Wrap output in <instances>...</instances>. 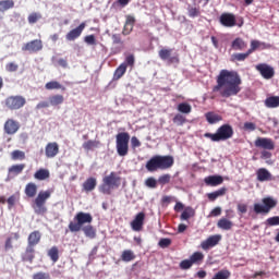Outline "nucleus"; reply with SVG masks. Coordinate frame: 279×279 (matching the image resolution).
Returning a JSON list of instances; mask_svg holds the SVG:
<instances>
[{
    "mask_svg": "<svg viewBox=\"0 0 279 279\" xmlns=\"http://www.w3.org/2000/svg\"><path fill=\"white\" fill-rule=\"evenodd\" d=\"M241 75L236 71L221 70L216 77V85L213 87V93H218L220 97L229 99L236 97L241 93Z\"/></svg>",
    "mask_w": 279,
    "mask_h": 279,
    "instance_id": "obj_1",
    "label": "nucleus"
},
{
    "mask_svg": "<svg viewBox=\"0 0 279 279\" xmlns=\"http://www.w3.org/2000/svg\"><path fill=\"white\" fill-rule=\"evenodd\" d=\"M93 215L90 213L78 211L74 216V221L68 226L70 232H84L87 239H95L97 236V229L93 227Z\"/></svg>",
    "mask_w": 279,
    "mask_h": 279,
    "instance_id": "obj_2",
    "label": "nucleus"
},
{
    "mask_svg": "<svg viewBox=\"0 0 279 279\" xmlns=\"http://www.w3.org/2000/svg\"><path fill=\"white\" fill-rule=\"evenodd\" d=\"M119 186H121V177L117 172H110L102 178V183L99 185L98 191L102 195H112L113 189H119Z\"/></svg>",
    "mask_w": 279,
    "mask_h": 279,
    "instance_id": "obj_3",
    "label": "nucleus"
},
{
    "mask_svg": "<svg viewBox=\"0 0 279 279\" xmlns=\"http://www.w3.org/2000/svg\"><path fill=\"white\" fill-rule=\"evenodd\" d=\"M205 138H210L213 143H220V141H229L234 136V129L230 124H222L218 128L216 133H205Z\"/></svg>",
    "mask_w": 279,
    "mask_h": 279,
    "instance_id": "obj_4",
    "label": "nucleus"
},
{
    "mask_svg": "<svg viewBox=\"0 0 279 279\" xmlns=\"http://www.w3.org/2000/svg\"><path fill=\"white\" fill-rule=\"evenodd\" d=\"M51 197V191H41L38 193L37 197L34 199L32 208L35 215H47V199Z\"/></svg>",
    "mask_w": 279,
    "mask_h": 279,
    "instance_id": "obj_5",
    "label": "nucleus"
},
{
    "mask_svg": "<svg viewBox=\"0 0 279 279\" xmlns=\"http://www.w3.org/2000/svg\"><path fill=\"white\" fill-rule=\"evenodd\" d=\"M116 149L122 158L130 154V133L121 132L116 135Z\"/></svg>",
    "mask_w": 279,
    "mask_h": 279,
    "instance_id": "obj_6",
    "label": "nucleus"
},
{
    "mask_svg": "<svg viewBox=\"0 0 279 279\" xmlns=\"http://www.w3.org/2000/svg\"><path fill=\"white\" fill-rule=\"evenodd\" d=\"M262 204L255 203L253 205V210L256 215H269L278 206V201L271 196H267L262 199Z\"/></svg>",
    "mask_w": 279,
    "mask_h": 279,
    "instance_id": "obj_7",
    "label": "nucleus"
},
{
    "mask_svg": "<svg viewBox=\"0 0 279 279\" xmlns=\"http://www.w3.org/2000/svg\"><path fill=\"white\" fill-rule=\"evenodd\" d=\"M25 104H27V100L21 95L9 96L4 100V106L8 110H21Z\"/></svg>",
    "mask_w": 279,
    "mask_h": 279,
    "instance_id": "obj_8",
    "label": "nucleus"
},
{
    "mask_svg": "<svg viewBox=\"0 0 279 279\" xmlns=\"http://www.w3.org/2000/svg\"><path fill=\"white\" fill-rule=\"evenodd\" d=\"M173 49L162 48L158 51L160 60L167 62L168 64H180V57L178 54L172 56Z\"/></svg>",
    "mask_w": 279,
    "mask_h": 279,
    "instance_id": "obj_9",
    "label": "nucleus"
},
{
    "mask_svg": "<svg viewBox=\"0 0 279 279\" xmlns=\"http://www.w3.org/2000/svg\"><path fill=\"white\" fill-rule=\"evenodd\" d=\"M43 39H33L22 46V51L38 53L39 51H43Z\"/></svg>",
    "mask_w": 279,
    "mask_h": 279,
    "instance_id": "obj_10",
    "label": "nucleus"
},
{
    "mask_svg": "<svg viewBox=\"0 0 279 279\" xmlns=\"http://www.w3.org/2000/svg\"><path fill=\"white\" fill-rule=\"evenodd\" d=\"M255 147H259V149H267L268 151H272L276 149V144L274 140L267 137H257L254 142Z\"/></svg>",
    "mask_w": 279,
    "mask_h": 279,
    "instance_id": "obj_11",
    "label": "nucleus"
},
{
    "mask_svg": "<svg viewBox=\"0 0 279 279\" xmlns=\"http://www.w3.org/2000/svg\"><path fill=\"white\" fill-rule=\"evenodd\" d=\"M84 29H86V22H82L77 27L68 32L65 35V39L69 43H73L74 40H77V38L82 36V33L84 32Z\"/></svg>",
    "mask_w": 279,
    "mask_h": 279,
    "instance_id": "obj_12",
    "label": "nucleus"
},
{
    "mask_svg": "<svg viewBox=\"0 0 279 279\" xmlns=\"http://www.w3.org/2000/svg\"><path fill=\"white\" fill-rule=\"evenodd\" d=\"M3 130L5 134H8L9 136H13V134H16V132L21 130V123L14 119H8L4 122Z\"/></svg>",
    "mask_w": 279,
    "mask_h": 279,
    "instance_id": "obj_13",
    "label": "nucleus"
},
{
    "mask_svg": "<svg viewBox=\"0 0 279 279\" xmlns=\"http://www.w3.org/2000/svg\"><path fill=\"white\" fill-rule=\"evenodd\" d=\"M256 71H258L260 73V75H262V77H264V80H271V77H274V75H276L274 68H271L270 65H268L266 63L257 64Z\"/></svg>",
    "mask_w": 279,
    "mask_h": 279,
    "instance_id": "obj_14",
    "label": "nucleus"
},
{
    "mask_svg": "<svg viewBox=\"0 0 279 279\" xmlns=\"http://www.w3.org/2000/svg\"><path fill=\"white\" fill-rule=\"evenodd\" d=\"M145 226V213H138L134 219L131 221V228L134 232H141Z\"/></svg>",
    "mask_w": 279,
    "mask_h": 279,
    "instance_id": "obj_15",
    "label": "nucleus"
},
{
    "mask_svg": "<svg viewBox=\"0 0 279 279\" xmlns=\"http://www.w3.org/2000/svg\"><path fill=\"white\" fill-rule=\"evenodd\" d=\"M220 241H221V235L219 234L210 235L209 238H207L205 241L201 243V247L206 252L211 247L219 245Z\"/></svg>",
    "mask_w": 279,
    "mask_h": 279,
    "instance_id": "obj_16",
    "label": "nucleus"
},
{
    "mask_svg": "<svg viewBox=\"0 0 279 279\" xmlns=\"http://www.w3.org/2000/svg\"><path fill=\"white\" fill-rule=\"evenodd\" d=\"M60 154V145L57 142H49L45 147L46 158H56Z\"/></svg>",
    "mask_w": 279,
    "mask_h": 279,
    "instance_id": "obj_17",
    "label": "nucleus"
},
{
    "mask_svg": "<svg viewBox=\"0 0 279 279\" xmlns=\"http://www.w3.org/2000/svg\"><path fill=\"white\" fill-rule=\"evenodd\" d=\"M219 21L223 27L236 26V15H234V13H222Z\"/></svg>",
    "mask_w": 279,
    "mask_h": 279,
    "instance_id": "obj_18",
    "label": "nucleus"
},
{
    "mask_svg": "<svg viewBox=\"0 0 279 279\" xmlns=\"http://www.w3.org/2000/svg\"><path fill=\"white\" fill-rule=\"evenodd\" d=\"M157 158L159 160V166L161 167V171H165L167 169H171L173 167L175 160L173 159V156L171 155H157Z\"/></svg>",
    "mask_w": 279,
    "mask_h": 279,
    "instance_id": "obj_19",
    "label": "nucleus"
},
{
    "mask_svg": "<svg viewBox=\"0 0 279 279\" xmlns=\"http://www.w3.org/2000/svg\"><path fill=\"white\" fill-rule=\"evenodd\" d=\"M97 189V178L89 177L82 184L83 193H93Z\"/></svg>",
    "mask_w": 279,
    "mask_h": 279,
    "instance_id": "obj_20",
    "label": "nucleus"
},
{
    "mask_svg": "<svg viewBox=\"0 0 279 279\" xmlns=\"http://www.w3.org/2000/svg\"><path fill=\"white\" fill-rule=\"evenodd\" d=\"M36 258V250L34 246L27 245L24 253H22V260L23 263H34V259Z\"/></svg>",
    "mask_w": 279,
    "mask_h": 279,
    "instance_id": "obj_21",
    "label": "nucleus"
},
{
    "mask_svg": "<svg viewBox=\"0 0 279 279\" xmlns=\"http://www.w3.org/2000/svg\"><path fill=\"white\" fill-rule=\"evenodd\" d=\"M146 169L150 173H154L155 171L160 170L161 171V166L160 161L158 159V155L153 156L147 162H146Z\"/></svg>",
    "mask_w": 279,
    "mask_h": 279,
    "instance_id": "obj_22",
    "label": "nucleus"
},
{
    "mask_svg": "<svg viewBox=\"0 0 279 279\" xmlns=\"http://www.w3.org/2000/svg\"><path fill=\"white\" fill-rule=\"evenodd\" d=\"M256 175L258 182H270V180H274L271 172L267 168H259L256 171Z\"/></svg>",
    "mask_w": 279,
    "mask_h": 279,
    "instance_id": "obj_23",
    "label": "nucleus"
},
{
    "mask_svg": "<svg viewBox=\"0 0 279 279\" xmlns=\"http://www.w3.org/2000/svg\"><path fill=\"white\" fill-rule=\"evenodd\" d=\"M40 239H43L40 231H33L27 238V245L31 247H36V245L40 243Z\"/></svg>",
    "mask_w": 279,
    "mask_h": 279,
    "instance_id": "obj_24",
    "label": "nucleus"
},
{
    "mask_svg": "<svg viewBox=\"0 0 279 279\" xmlns=\"http://www.w3.org/2000/svg\"><path fill=\"white\" fill-rule=\"evenodd\" d=\"M26 167L27 166L25 163H15V165L9 167L8 173H9V175H11V178H16V175H21V173H23V171H25Z\"/></svg>",
    "mask_w": 279,
    "mask_h": 279,
    "instance_id": "obj_25",
    "label": "nucleus"
},
{
    "mask_svg": "<svg viewBox=\"0 0 279 279\" xmlns=\"http://www.w3.org/2000/svg\"><path fill=\"white\" fill-rule=\"evenodd\" d=\"M206 186H219L223 184V177L221 175H209L204 179Z\"/></svg>",
    "mask_w": 279,
    "mask_h": 279,
    "instance_id": "obj_26",
    "label": "nucleus"
},
{
    "mask_svg": "<svg viewBox=\"0 0 279 279\" xmlns=\"http://www.w3.org/2000/svg\"><path fill=\"white\" fill-rule=\"evenodd\" d=\"M35 180H39V182H43L45 180H49L51 178V173L49 172V169L40 168L34 173Z\"/></svg>",
    "mask_w": 279,
    "mask_h": 279,
    "instance_id": "obj_27",
    "label": "nucleus"
},
{
    "mask_svg": "<svg viewBox=\"0 0 279 279\" xmlns=\"http://www.w3.org/2000/svg\"><path fill=\"white\" fill-rule=\"evenodd\" d=\"M231 48L234 51H243L245 49H247V43H245V40H243V38L238 37L235 38L232 44H231Z\"/></svg>",
    "mask_w": 279,
    "mask_h": 279,
    "instance_id": "obj_28",
    "label": "nucleus"
},
{
    "mask_svg": "<svg viewBox=\"0 0 279 279\" xmlns=\"http://www.w3.org/2000/svg\"><path fill=\"white\" fill-rule=\"evenodd\" d=\"M217 228H219L220 230H231L232 228H234V222H232L230 219L228 218H220L217 222Z\"/></svg>",
    "mask_w": 279,
    "mask_h": 279,
    "instance_id": "obj_29",
    "label": "nucleus"
},
{
    "mask_svg": "<svg viewBox=\"0 0 279 279\" xmlns=\"http://www.w3.org/2000/svg\"><path fill=\"white\" fill-rule=\"evenodd\" d=\"M24 193L26 197H36V193H38V185H36L34 182L27 183Z\"/></svg>",
    "mask_w": 279,
    "mask_h": 279,
    "instance_id": "obj_30",
    "label": "nucleus"
},
{
    "mask_svg": "<svg viewBox=\"0 0 279 279\" xmlns=\"http://www.w3.org/2000/svg\"><path fill=\"white\" fill-rule=\"evenodd\" d=\"M228 193V187H220L219 190L208 193L207 198L209 202H215L218 197H223Z\"/></svg>",
    "mask_w": 279,
    "mask_h": 279,
    "instance_id": "obj_31",
    "label": "nucleus"
},
{
    "mask_svg": "<svg viewBox=\"0 0 279 279\" xmlns=\"http://www.w3.org/2000/svg\"><path fill=\"white\" fill-rule=\"evenodd\" d=\"M100 145L101 142L97 140H88L83 143V149H85V151H93V149H97Z\"/></svg>",
    "mask_w": 279,
    "mask_h": 279,
    "instance_id": "obj_32",
    "label": "nucleus"
},
{
    "mask_svg": "<svg viewBox=\"0 0 279 279\" xmlns=\"http://www.w3.org/2000/svg\"><path fill=\"white\" fill-rule=\"evenodd\" d=\"M46 90H66V87H64L60 82L58 81H50L45 84Z\"/></svg>",
    "mask_w": 279,
    "mask_h": 279,
    "instance_id": "obj_33",
    "label": "nucleus"
},
{
    "mask_svg": "<svg viewBox=\"0 0 279 279\" xmlns=\"http://www.w3.org/2000/svg\"><path fill=\"white\" fill-rule=\"evenodd\" d=\"M111 40H112L113 45H120V47L113 48V53H121V51L123 49V39H121V35L113 34L111 36Z\"/></svg>",
    "mask_w": 279,
    "mask_h": 279,
    "instance_id": "obj_34",
    "label": "nucleus"
},
{
    "mask_svg": "<svg viewBox=\"0 0 279 279\" xmlns=\"http://www.w3.org/2000/svg\"><path fill=\"white\" fill-rule=\"evenodd\" d=\"M205 119L210 125H215V123H219V121H222L223 118L210 111L205 114Z\"/></svg>",
    "mask_w": 279,
    "mask_h": 279,
    "instance_id": "obj_35",
    "label": "nucleus"
},
{
    "mask_svg": "<svg viewBox=\"0 0 279 279\" xmlns=\"http://www.w3.org/2000/svg\"><path fill=\"white\" fill-rule=\"evenodd\" d=\"M128 72V63H121L113 73V80H121L123 74Z\"/></svg>",
    "mask_w": 279,
    "mask_h": 279,
    "instance_id": "obj_36",
    "label": "nucleus"
},
{
    "mask_svg": "<svg viewBox=\"0 0 279 279\" xmlns=\"http://www.w3.org/2000/svg\"><path fill=\"white\" fill-rule=\"evenodd\" d=\"M50 106H62L64 104V96L60 94L52 95L48 98Z\"/></svg>",
    "mask_w": 279,
    "mask_h": 279,
    "instance_id": "obj_37",
    "label": "nucleus"
},
{
    "mask_svg": "<svg viewBox=\"0 0 279 279\" xmlns=\"http://www.w3.org/2000/svg\"><path fill=\"white\" fill-rule=\"evenodd\" d=\"M266 108H279V96H269L264 101Z\"/></svg>",
    "mask_w": 279,
    "mask_h": 279,
    "instance_id": "obj_38",
    "label": "nucleus"
},
{
    "mask_svg": "<svg viewBox=\"0 0 279 279\" xmlns=\"http://www.w3.org/2000/svg\"><path fill=\"white\" fill-rule=\"evenodd\" d=\"M135 258L136 255L132 250H124L121 254V260H123V263H132V260H134Z\"/></svg>",
    "mask_w": 279,
    "mask_h": 279,
    "instance_id": "obj_39",
    "label": "nucleus"
},
{
    "mask_svg": "<svg viewBox=\"0 0 279 279\" xmlns=\"http://www.w3.org/2000/svg\"><path fill=\"white\" fill-rule=\"evenodd\" d=\"M134 17L133 16H128L125 25H124V29L122 32V34L124 36H128V34H130V32H132V29L134 28Z\"/></svg>",
    "mask_w": 279,
    "mask_h": 279,
    "instance_id": "obj_40",
    "label": "nucleus"
},
{
    "mask_svg": "<svg viewBox=\"0 0 279 279\" xmlns=\"http://www.w3.org/2000/svg\"><path fill=\"white\" fill-rule=\"evenodd\" d=\"M201 14L202 11L199 10V7L187 5V16H190V19H197Z\"/></svg>",
    "mask_w": 279,
    "mask_h": 279,
    "instance_id": "obj_41",
    "label": "nucleus"
},
{
    "mask_svg": "<svg viewBox=\"0 0 279 279\" xmlns=\"http://www.w3.org/2000/svg\"><path fill=\"white\" fill-rule=\"evenodd\" d=\"M25 158H27V156L23 150L15 149L11 153V160H13L14 162H16V160L23 161L25 160Z\"/></svg>",
    "mask_w": 279,
    "mask_h": 279,
    "instance_id": "obj_42",
    "label": "nucleus"
},
{
    "mask_svg": "<svg viewBox=\"0 0 279 279\" xmlns=\"http://www.w3.org/2000/svg\"><path fill=\"white\" fill-rule=\"evenodd\" d=\"M191 217H195V209H193V207H186L181 214V220L189 221Z\"/></svg>",
    "mask_w": 279,
    "mask_h": 279,
    "instance_id": "obj_43",
    "label": "nucleus"
},
{
    "mask_svg": "<svg viewBox=\"0 0 279 279\" xmlns=\"http://www.w3.org/2000/svg\"><path fill=\"white\" fill-rule=\"evenodd\" d=\"M19 199H21V194H19V193L12 194L7 199L9 210H12V208H14V206H16V202H19Z\"/></svg>",
    "mask_w": 279,
    "mask_h": 279,
    "instance_id": "obj_44",
    "label": "nucleus"
},
{
    "mask_svg": "<svg viewBox=\"0 0 279 279\" xmlns=\"http://www.w3.org/2000/svg\"><path fill=\"white\" fill-rule=\"evenodd\" d=\"M177 110L182 114H191L193 107L189 102H181L178 105Z\"/></svg>",
    "mask_w": 279,
    "mask_h": 279,
    "instance_id": "obj_45",
    "label": "nucleus"
},
{
    "mask_svg": "<svg viewBox=\"0 0 279 279\" xmlns=\"http://www.w3.org/2000/svg\"><path fill=\"white\" fill-rule=\"evenodd\" d=\"M14 8V0H1L0 1V12H8Z\"/></svg>",
    "mask_w": 279,
    "mask_h": 279,
    "instance_id": "obj_46",
    "label": "nucleus"
},
{
    "mask_svg": "<svg viewBox=\"0 0 279 279\" xmlns=\"http://www.w3.org/2000/svg\"><path fill=\"white\" fill-rule=\"evenodd\" d=\"M190 260H192L193 265H199V263L204 262V253L195 252L190 256Z\"/></svg>",
    "mask_w": 279,
    "mask_h": 279,
    "instance_id": "obj_47",
    "label": "nucleus"
},
{
    "mask_svg": "<svg viewBox=\"0 0 279 279\" xmlns=\"http://www.w3.org/2000/svg\"><path fill=\"white\" fill-rule=\"evenodd\" d=\"M48 256L52 260V263H58V260H60V254H59V251H58V246H52L48 251Z\"/></svg>",
    "mask_w": 279,
    "mask_h": 279,
    "instance_id": "obj_48",
    "label": "nucleus"
},
{
    "mask_svg": "<svg viewBox=\"0 0 279 279\" xmlns=\"http://www.w3.org/2000/svg\"><path fill=\"white\" fill-rule=\"evenodd\" d=\"M12 239H14V241H19V239H21V234H19V232H15V233H12V236L8 238L5 240V243H4V250L8 251V250H12Z\"/></svg>",
    "mask_w": 279,
    "mask_h": 279,
    "instance_id": "obj_49",
    "label": "nucleus"
},
{
    "mask_svg": "<svg viewBox=\"0 0 279 279\" xmlns=\"http://www.w3.org/2000/svg\"><path fill=\"white\" fill-rule=\"evenodd\" d=\"M232 274L228 269L219 270L211 279H229Z\"/></svg>",
    "mask_w": 279,
    "mask_h": 279,
    "instance_id": "obj_50",
    "label": "nucleus"
},
{
    "mask_svg": "<svg viewBox=\"0 0 279 279\" xmlns=\"http://www.w3.org/2000/svg\"><path fill=\"white\" fill-rule=\"evenodd\" d=\"M245 60H247V54L245 52H238L231 56L232 62H245Z\"/></svg>",
    "mask_w": 279,
    "mask_h": 279,
    "instance_id": "obj_51",
    "label": "nucleus"
},
{
    "mask_svg": "<svg viewBox=\"0 0 279 279\" xmlns=\"http://www.w3.org/2000/svg\"><path fill=\"white\" fill-rule=\"evenodd\" d=\"M174 125L182 126L186 123V117L182 116L181 113H177L172 119Z\"/></svg>",
    "mask_w": 279,
    "mask_h": 279,
    "instance_id": "obj_52",
    "label": "nucleus"
},
{
    "mask_svg": "<svg viewBox=\"0 0 279 279\" xmlns=\"http://www.w3.org/2000/svg\"><path fill=\"white\" fill-rule=\"evenodd\" d=\"M158 184H160L161 186H165V184H169V182H171V174L166 173L162 174L158 178L157 180Z\"/></svg>",
    "mask_w": 279,
    "mask_h": 279,
    "instance_id": "obj_53",
    "label": "nucleus"
},
{
    "mask_svg": "<svg viewBox=\"0 0 279 279\" xmlns=\"http://www.w3.org/2000/svg\"><path fill=\"white\" fill-rule=\"evenodd\" d=\"M145 185L148 189H156V186H158V181L154 177H149L148 179H146Z\"/></svg>",
    "mask_w": 279,
    "mask_h": 279,
    "instance_id": "obj_54",
    "label": "nucleus"
},
{
    "mask_svg": "<svg viewBox=\"0 0 279 279\" xmlns=\"http://www.w3.org/2000/svg\"><path fill=\"white\" fill-rule=\"evenodd\" d=\"M136 62V59L134 58V54H129L125 58V61L122 64H126L128 66H131V69H134V64Z\"/></svg>",
    "mask_w": 279,
    "mask_h": 279,
    "instance_id": "obj_55",
    "label": "nucleus"
},
{
    "mask_svg": "<svg viewBox=\"0 0 279 279\" xmlns=\"http://www.w3.org/2000/svg\"><path fill=\"white\" fill-rule=\"evenodd\" d=\"M33 279H51V275L45 271H38L33 275Z\"/></svg>",
    "mask_w": 279,
    "mask_h": 279,
    "instance_id": "obj_56",
    "label": "nucleus"
},
{
    "mask_svg": "<svg viewBox=\"0 0 279 279\" xmlns=\"http://www.w3.org/2000/svg\"><path fill=\"white\" fill-rule=\"evenodd\" d=\"M39 19H41L40 13H31L28 15V23L34 25V23H38Z\"/></svg>",
    "mask_w": 279,
    "mask_h": 279,
    "instance_id": "obj_57",
    "label": "nucleus"
},
{
    "mask_svg": "<svg viewBox=\"0 0 279 279\" xmlns=\"http://www.w3.org/2000/svg\"><path fill=\"white\" fill-rule=\"evenodd\" d=\"M5 71L9 73H15V71H19V64L15 62H9L5 64Z\"/></svg>",
    "mask_w": 279,
    "mask_h": 279,
    "instance_id": "obj_58",
    "label": "nucleus"
},
{
    "mask_svg": "<svg viewBox=\"0 0 279 279\" xmlns=\"http://www.w3.org/2000/svg\"><path fill=\"white\" fill-rule=\"evenodd\" d=\"M158 245L159 247H162V250H165L171 245V239L162 238L159 240Z\"/></svg>",
    "mask_w": 279,
    "mask_h": 279,
    "instance_id": "obj_59",
    "label": "nucleus"
},
{
    "mask_svg": "<svg viewBox=\"0 0 279 279\" xmlns=\"http://www.w3.org/2000/svg\"><path fill=\"white\" fill-rule=\"evenodd\" d=\"M266 226H279V216L270 217L266 220Z\"/></svg>",
    "mask_w": 279,
    "mask_h": 279,
    "instance_id": "obj_60",
    "label": "nucleus"
},
{
    "mask_svg": "<svg viewBox=\"0 0 279 279\" xmlns=\"http://www.w3.org/2000/svg\"><path fill=\"white\" fill-rule=\"evenodd\" d=\"M193 267V262L191 259H184L180 263L181 269H191Z\"/></svg>",
    "mask_w": 279,
    "mask_h": 279,
    "instance_id": "obj_61",
    "label": "nucleus"
},
{
    "mask_svg": "<svg viewBox=\"0 0 279 279\" xmlns=\"http://www.w3.org/2000/svg\"><path fill=\"white\" fill-rule=\"evenodd\" d=\"M84 41L86 43V45H97V39L95 38V35L85 36Z\"/></svg>",
    "mask_w": 279,
    "mask_h": 279,
    "instance_id": "obj_62",
    "label": "nucleus"
},
{
    "mask_svg": "<svg viewBox=\"0 0 279 279\" xmlns=\"http://www.w3.org/2000/svg\"><path fill=\"white\" fill-rule=\"evenodd\" d=\"M131 146L133 149H136V147H141V141L138 140V137L133 136L131 138Z\"/></svg>",
    "mask_w": 279,
    "mask_h": 279,
    "instance_id": "obj_63",
    "label": "nucleus"
},
{
    "mask_svg": "<svg viewBox=\"0 0 279 279\" xmlns=\"http://www.w3.org/2000/svg\"><path fill=\"white\" fill-rule=\"evenodd\" d=\"M236 208L238 213L241 215H245V213H247V204H238Z\"/></svg>",
    "mask_w": 279,
    "mask_h": 279,
    "instance_id": "obj_64",
    "label": "nucleus"
}]
</instances>
